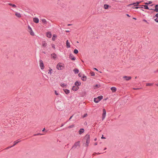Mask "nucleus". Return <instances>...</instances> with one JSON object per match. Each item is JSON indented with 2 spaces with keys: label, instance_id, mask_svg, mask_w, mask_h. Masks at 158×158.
<instances>
[{
  "label": "nucleus",
  "instance_id": "obj_8",
  "mask_svg": "<svg viewBox=\"0 0 158 158\" xmlns=\"http://www.w3.org/2000/svg\"><path fill=\"white\" fill-rule=\"evenodd\" d=\"M123 78L124 79V80L128 81L131 80V77L130 76H124Z\"/></svg>",
  "mask_w": 158,
  "mask_h": 158
},
{
  "label": "nucleus",
  "instance_id": "obj_41",
  "mask_svg": "<svg viewBox=\"0 0 158 158\" xmlns=\"http://www.w3.org/2000/svg\"><path fill=\"white\" fill-rule=\"evenodd\" d=\"M55 94L56 95H59V93L56 90L55 91Z\"/></svg>",
  "mask_w": 158,
  "mask_h": 158
},
{
  "label": "nucleus",
  "instance_id": "obj_13",
  "mask_svg": "<svg viewBox=\"0 0 158 158\" xmlns=\"http://www.w3.org/2000/svg\"><path fill=\"white\" fill-rule=\"evenodd\" d=\"M79 89V87L78 86H73L72 88V89L74 91H76Z\"/></svg>",
  "mask_w": 158,
  "mask_h": 158
},
{
  "label": "nucleus",
  "instance_id": "obj_1",
  "mask_svg": "<svg viewBox=\"0 0 158 158\" xmlns=\"http://www.w3.org/2000/svg\"><path fill=\"white\" fill-rule=\"evenodd\" d=\"M56 68L58 70H62L64 69V65L62 63H59L57 64Z\"/></svg>",
  "mask_w": 158,
  "mask_h": 158
},
{
  "label": "nucleus",
  "instance_id": "obj_4",
  "mask_svg": "<svg viewBox=\"0 0 158 158\" xmlns=\"http://www.w3.org/2000/svg\"><path fill=\"white\" fill-rule=\"evenodd\" d=\"M40 62V66L41 68V69L42 70H43L44 69V65L43 62V61L41 60H40L39 61Z\"/></svg>",
  "mask_w": 158,
  "mask_h": 158
},
{
  "label": "nucleus",
  "instance_id": "obj_18",
  "mask_svg": "<svg viewBox=\"0 0 158 158\" xmlns=\"http://www.w3.org/2000/svg\"><path fill=\"white\" fill-rule=\"evenodd\" d=\"M109 7H110V6L107 4H105L104 5V8L105 9H107Z\"/></svg>",
  "mask_w": 158,
  "mask_h": 158
},
{
  "label": "nucleus",
  "instance_id": "obj_48",
  "mask_svg": "<svg viewBox=\"0 0 158 158\" xmlns=\"http://www.w3.org/2000/svg\"><path fill=\"white\" fill-rule=\"evenodd\" d=\"M98 144V142H95V143H94V144L95 145H97Z\"/></svg>",
  "mask_w": 158,
  "mask_h": 158
},
{
  "label": "nucleus",
  "instance_id": "obj_61",
  "mask_svg": "<svg viewBox=\"0 0 158 158\" xmlns=\"http://www.w3.org/2000/svg\"><path fill=\"white\" fill-rule=\"evenodd\" d=\"M66 31V32H69V31Z\"/></svg>",
  "mask_w": 158,
  "mask_h": 158
},
{
  "label": "nucleus",
  "instance_id": "obj_38",
  "mask_svg": "<svg viewBox=\"0 0 158 158\" xmlns=\"http://www.w3.org/2000/svg\"><path fill=\"white\" fill-rule=\"evenodd\" d=\"M152 3V2H151V1H149V2H148V3H147V2H145V4H146V5H148V4H150L151 3Z\"/></svg>",
  "mask_w": 158,
  "mask_h": 158
},
{
  "label": "nucleus",
  "instance_id": "obj_6",
  "mask_svg": "<svg viewBox=\"0 0 158 158\" xmlns=\"http://www.w3.org/2000/svg\"><path fill=\"white\" fill-rule=\"evenodd\" d=\"M20 141H21L20 140H19V139H17L16 141H14V143L13 145L10 147H7L6 148L8 149L9 148H10L11 147H13L15 145H16V144H17L18 143H19Z\"/></svg>",
  "mask_w": 158,
  "mask_h": 158
},
{
  "label": "nucleus",
  "instance_id": "obj_27",
  "mask_svg": "<svg viewBox=\"0 0 158 158\" xmlns=\"http://www.w3.org/2000/svg\"><path fill=\"white\" fill-rule=\"evenodd\" d=\"M60 86L62 87H66L67 86V85L65 84L62 83L60 85Z\"/></svg>",
  "mask_w": 158,
  "mask_h": 158
},
{
  "label": "nucleus",
  "instance_id": "obj_40",
  "mask_svg": "<svg viewBox=\"0 0 158 158\" xmlns=\"http://www.w3.org/2000/svg\"><path fill=\"white\" fill-rule=\"evenodd\" d=\"M140 2H136V3H135V4H136V6H138V5H139Z\"/></svg>",
  "mask_w": 158,
  "mask_h": 158
},
{
  "label": "nucleus",
  "instance_id": "obj_45",
  "mask_svg": "<svg viewBox=\"0 0 158 158\" xmlns=\"http://www.w3.org/2000/svg\"><path fill=\"white\" fill-rule=\"evenodd\" d=\"M154 20L156 22L158 23V19H155Z\"/></svg>",
  "mask_w": 158,
  "mask_h": 158
},
{
  "label": "nucleus",
  "instance_id": "obj_10",
  "mask_svg": "<svg viewBox=\"0 0 158 158\" xmlns=\"http://www.w3.org/2000/svg\"><path fill=\"white\" fill-rule=\"evenodd\" d=\"M46 36L48 38H50L52 36V34L51 32H49L46 33Z\"/></svg>",
  "mask_w": 158,
  "mask_h": 158
},
{
  "label": "nucleus",
  "instance_id": "obj_37",
  "mask_svg": "<svg viewBox=\"0 0 158 158\" xmlns=\"http://www.w3.org/2000/svg\"><path fill=\"white\" fill-rule=\"evenodd\" d=\"M91 74L92 76H94L95 75L94 73L93 72H91Z\"/></svg>",
  "mask_w": 158,
  "mask_h": 158
},
{
  "label": "nucleus",
  "instance_id": "obj_22",
  "mask_svg": "<svg viewBox=\"0 0 158 158\" xmlns=\"http://www.w3.org/2000/svg\"><path fill=\"white\" fill-rule=\"evenodd\" d=\"M53 72V70L52 69L50 68H49V69L48 70V74L51 75Z\"/></svg>",
  "mask_w": 158,
  "mask_h": 158
},
{
  "label": "nucleus",
  "instance_id": "obj_5",
  "mask_svg": "<svg viewBox=\"0 0 158 158\" xmlns=\"http://www.w3.org/2000/svg\"><path fill=\"white\" fill-rule=\"evenodd\" d=\"M103 113L102 114V120H103L105 118L106 114V110L105 109H103L102 110Z\"/></svg>",
  "mask_w": 158,
  "mask_h": 158
},
{
  "label": "nucleus",
  "instance_id": "obj_2",
  "mask_svg": "<svg viewBox=\"0 0 158 158\" xmlns=\"http://www.w3.org/2000/svg\"><path fill=\"white\" fill-rule=\"evenodd\" d=\"M103 96H100L98 97L97 98H94V101L96 103L98 102L102 98Z\"/></svg>",
  "mask_w": 158,
  "mask_h": 158
},
{
  "label": "nucleus",
  "instance_id": "obj_33",
  "mask_svg": "<svg viewBox=\"0 0 158 158\" xmlns=\"http://www.w3.org/2000/svg\"><path fill=\"white\" fill-rule=\"evenodd\" d=\"M143 6L144 7V8L146 9H149L148 7L146 5H143Z\"/></svg>",
  "mask_w": 158,
  "mask_h": 158
},
{
  "label": "nucleus",
  "instance_id": "obj_58",
  "mask_svg": "<svg viewBox=\"0 0 158 158\" xmlns=\"http://www.w3.org/2000/svg\"><path fill=\"white\" fill-rule=\"evenodd\" d=\"M78 76H79V77H81V76H80V73H79V74H78Z\"/></svg>",
  "mask_w": 158,
  "mask_h": 158
},
{
  "label": "nucleus",
  "instance_id": "obj_43",
  "mask_svg": "<svg viewBox=\"0 0 158 158\" xmlns=\"http://www.w3.org/2000/svg\"><path fill=\"white\" fill-rule=\"evenodd\" d=\"M52 48H53L54 49L55 48V46L54 44H52Z\"/></svg>",
  "mask_w": 158,
  "mask_h": 158
},
{
  "label": "nucleus",
  "instance_id": "obj_12",
  "mask_svg": "<svg viewBox=\"0 0 158 158\" xmlns=\"http://www.w3.org/2000/svg\"><path fill=\"white\" fill-rule=\"evenodd\" d=\"M33 21L35 23H38L39 22V19L37 18H34L33 19Z\"/></svg>",
  "mask_w": 158,
  "mask_h": 158
},
{
  "label": "nucleus",
  "instance_id": "obj_30",
  "mask_svg": "<svg viewBox=\"0 0 158 158\" xmlns=\"http://www.w3.org/2000/svg\"><path fill=\"white\" fill-rule=\"evenodd\" d=\"M73 52L74 53L77 54L78 53V51L77 50L75 49L74 50Z\"/></svg>",
  "mask_w": 158,
  "mask_h": 158
},
{
  "label": "nucleus",
  "instance_id": "obj_19",
  "mask_svg": "<svg viewBox=\"0 0 158 158\" xmlns=\"http://www.w3.org/2000/svg\"><path fill=\"white\" fill-rule=\"evenodd\" d=\"M110 89L113 92H114L116 91V88L115 87H112Z\"/></svg>",
  "mask_w": 158,
  "mask_h": 158
},
{
  "label": "nucleus",
  "instance_id": "obj_36",
  "mask_svg": "<svg viewBox=\"0 0 158 158\" xmlns=\"http://www.w3.org/2000/svg\"><path fill=\"white\" fill-rule=\"evenodd\" d=\"M154 10L156 12H158V8L155 7V9Z\"/></svg>",
  "mask_w": 158,
  "mask_h": 158
},
{
  "label": "nucleus",
  "instance_id": "obj_15",
  "mask_svg": "<svg viewBox=\"0 0 158 158\" xmlns=\"http://www.w3.org/2000/svg\"><path fill=\"white\" fill-rule=\"evenodd\" d=\"M63 90L65 93L67 94H68L70 93V91L68 89H63Z\"/></svg>",
  "mask_w": 158,
  "mask_h": 158
},
{
  "label": "nucleus",
  "instance_id": "obj_17",
  "mask_svg": "<svg viewBox=\"0 0 158 158\" xmlns=\"http://www.w3.org/2000/svg\"><path fill=\"white\" fill-rule=\"evenodd\" d=\"M84 131V129H81L78 132L79 134L81 135L83 133Z\"/></svg>",
  "mask_w": 158,
  "mask_h": 158
},
{
  "label": "nucleus",
  "instance_id": "obj_25",
  "mask_svg": "<svg viewBox=\"0 0 158 158\" xmlns=\"http://www.w3.org/2000/svg\"><path fill=\"white\" fill-rule=\"evenodd\" d=\"M47 44L45 41H43L42 42V46L43 47H46L47 46Z\"/></svg>",
  "mask_w": 158,
  "mask_h": 158
},
{
  "label": "nucleus",
  "instance_id": "obj_49",
  "mask_svg": "<svg viewBox=\"0 0 158 158\" xmlns=\"http://www.w3.org/2000/svg\"><path fill=\"white\" fill-rule=\"evenodd\" d=\"M156 17H157L158 18V13L156 15Z\"/></svg>",
  "mask_w": 158,
  "mask_h": 158
},
{
  "label": "nucleus",
  "instance_id": "obj_54",
  "mask_svg": "<svg viewBox=\"0 0 158 158\" xmlns=\"http://www.w3.org/2000/svg\"><path fill=\"white\" fill-rule=\"evenodd\" d=\"M96 153H95H95H93V155H96Z\"/></svg>",
  "mask_w": 158,
  "mask_h": 158
},
{
  "label": "nucleus",
  "instance_id": "obj_63",
  "mask_svg": "<svg viewBox=\"0 0 158 158\" xmlns=\"http://www.w3.org/2000/svg\"><path fill=\"white\" fill-rule=\"evenodd\" d=\"M133 19H136L135 18H133Z\"/></svg>",
  "mask_w": 158,
  "mask_h": 158
},
{
  "label": "nucleus",
  "instance_id": "obj_14",
  "mask_svg": "<svg viewBox=\"0 0 158 158\" xmlns=\"http://www.w3.org/2000/svg\"><path fill=\"white\" fill-rule=\"evenodd\" d=\"M15 15L16 17L19 18H20L21 17V14L17 12H16L15 13Z\"/></svg>",
  "mask_w": 158,
  "mask_h": 158
},
{
  "label": "nucleus",
  "instance_id": "obj_9",
  "mask_svg": "<svg viewBox=\"0 0 158 158\" xmlns=\"http://www.w3.org/2000/svg\"><path fill=\"white\" fill-rule=\"evenodd\" d=\"M69 58H70L71 60H75L76 58L73 55L71 54L69 56Z\"/></svg>",
  "mask_w": 158,
  "mask_h": 158
},
{
  "label": "nucleus",
  "instance_id": "obj_20",
  "mask_svg": "<svg viewBox=\"0 0 158 158\" xmlns=\"http://www.w3.org/2000/svg\"><path fill=\"white\" fill-rule=\"evenodd\" d=\"M79 142H77L74 144V145L73 146V147L76 148L77 147V146H79Z\"/></svg>",
  "mask_w": 158,
  "mask_h": 158
},
{
  "label": "nucleus",
  "instance_id": "obj_44",
  "mask_svg": "<svg viewBox=\"0 0 158 158\" xmlns=\"http://www.w3.org/2000/svg\"><path fill=\"white\" fill-rule=\"evenodd\" d=\"M87 114H84V115L83 116V118H84L85 117H86V116H87Z\"/></svg>",
  "mask_w": 158,
  "mask_h": 158
},
{
  "label": "nucleus",
  "instance_id": "obj_26",
  "mask_svg": "<svg viewBox=\"0 0 158 158\" xmlns=\"http://www.w3.org/2000/svg\"><path fill=\"white\" fill-rule=\"evenodd\" d=\"M42 22L44 24H47V21L45 19H42L41 20Z\"/></svg>",
  "mask_w": 158,
  "mask_h": 158
},
{
  "label": "nucleus",
  "instance_id": "obj_39",
  "mask_svg": "<svg viewBox=\"0 0 158 158\" xmlns=\"http://www.w3.org/2000/svg\"><path fill=\"white\" fill-rule=\"evenodd\" d=\"M42 134H35L33 136V137H34V136H36V135H42Z\"/></svg>",
  "mask_w": 158,
  "mask_h": 158
},
{
  "label": "nucleus",
  "instance_id": "obj_42",
  "mask_svg": "<svg viewBox=\"0 0 158 158\" xmlns=\"http://www.w3.org/2000/svg\"><path fill=\"white\" fill-rule=\"evenodd\" d=\"M100 86L99 85H96L95 86H94V88H95V87L99 88L100 87Z\"/></svg>",
  "mask_w": 158,
  "mask_h": 158
},
{
  "label": "nucleus",
  "instance_id": "obj_28",
  "mask_svg": "<svg viewBox=\"0 0 158 158\" xmlns=\"http://www.w3.org/2000/svg\"><path fill=\"white\" fill-rule=\"evenodd\" d=\"M153 83H148L146 84V85L147 86H151L153 85Z\"/></svg>",
  "mask_w": 158,
  "mask_h": 158
},
{
  "label": "nucleus",
  "instance_id": "obj_29",
  "mask_svg": "<svg viewBox=\"0 0 158 158\" xmlns=\"http://www.w3.org/2000/svg\"><path fill=\"white\" fill-rule=\"evenodd\" d=\"M86 79V77L85 76H83L82 77V80L83 81H85Z\"/></svg>",
  "mask_w": 158,
  "mask_h": 158
},
{
  "label": "nucleus",
  "instance_id": "obj_59",
  "mask_svg": "<svg viewBox=\"0 0 158 158\" xmlns=\"http://www.w3.org/2000/svg\"><path fill=\"white\" fill-rule=\"evenodd\" d=\"M44 130H45V129H44H44H43V130L42 131H44Z\"/></svg>",
  "mask_w": 158,
  "mask_h": 158
},
{
  "label": "nucleus",
  "instance_id": "obj_24",
  "mask_svg": "<svg viewBox=\"0 0 158 158\" xmlns=\"http://www.w3.org/2000/svg\"><path fill=\"white\" fill-rule=\"evenodd\" d=\"M73 71L75 73H78L79 72V70L77 69H75L73 70Z\"/></svg>",
  "mask_w": 158,
  "mask_h": 158
},
{
  "label": "nucleus",
  "instance_id": "obj_23",
  "mask_svg": "<svg viewBox=\"0 0 158 158\" xmlns=\"http://www.w3.org/2000/svg\"><path fill=\"white\" fill-rule=\"evenodd\" d=\"M56 37H57V36L56 35L54 34L53 35V37L52 38V40L54 41L56 39Z\"/></svg>",
  "mask_w": 158,
  "mask_h": 158
},
{
  "label": "nucleus",
  "instance_id": "obj_32",
  "mask_svg": "<svg viewBox=\"0 0 158 158\" xmlns=\"http://www.w3.org/2000/svg\"><path fill=\"white\" fill-rule=\"evenodd\" d=\"M9 5L10 6H11L13 7H16V6L15 4H13L12 3H9Z\"/></svg>",
  "mask_w": 158,
  "mask_h": 158
},
{
  "label": "nucleus",
  "instance_id": "obj_16",
  "mask_svg": "<svg viewBox=\"0 0 158 158\" xmlns=\"http://www.w3.org/2000/svg\"><path fill=\"white\" fill-rule=\"evenodd\" d=\"M81 84V83L80 82H78V81H76L75 83V85L77 86H78L80 85Z\"/></svg>",
  "mask_w": 158,
  "mask_h": 158
},
{
  "label": "nucleus",
  "instance_id": "obj_56",
  "mask_svg": "<svg viewBox=\"0 0 158 158\" xmlns=\"http://www.w3.org/2000/svg\"><path fill=\"white\" fill-rule=\"evenodd\" d=\"M127 15L129 17H130V16L128 14H127Z\"/></svg>",
  "mask_w": 158,
  "mask_h": 158
},
{
  "label": "nucleus",
  "instance_id": "obj_51",
  "mask_svg": "<svg viewBox=\"0 0 158 158\" xmlns=\"http://www.w3.org/2000/svg\"><path fill=\"white\" fill-rule=\"evenodd\" d=\"M94 69L96 71H98V69L96 68H94Z\"/></svg>",
  "mask_w": 158,
  "mask_h": 158
},
{
  "label": "nucleus",
  "instance_id": "obj_57",
  "mask_svg": "<svg viewBox=\"0 0 158 158\" xmlns=\"http://www.w3.org/2000/svg\"><path fill=\"white\" fill-rule=\"evenodd\" d=\"M96 140H97V139H94V141H96Z\"/></svg>",
  "mask_w": 158,
  "mask_h": 158
},
{
  "label": "nucleus",
  "instance_id": "obj_34",
  "mask_svg": "<svg viewBox=\"0 0 158 158\" xmlns=\"http://www.w3.org/2000/svg\"><path fill=\"white\" fill-rule=\"evenodd\" d=\"M86 138H89L90 137V135L89 134H87L85 136Z\"/></svg>",
  "mask_w": 158,
  "mask_h": 158
},
{
  "label": "nucleus",
  "instance_id": "obj_60",
  "mask_svg": "<svg viewBox=\"0 0 158 158\" xmlns=\"http://www.w3.org/2000/svg\"><path fill=\"white\" fill-rule=\"evenodd\" d=\"M72 116H71V117L70 118H69V119H71V118H72Z\"/></svg>",
  "mask_w": 158,
  "mask_h": 158
},
{
  "label": "nucleus",
  "instance_id": "obj_50",
  "mask_svg": "<svg viewBox=\"0 0 158 158\" xmlns=\"http://www.w3.org/2000/svg\"><path fill=\"white\" fill-rule=\"evenodd\" d=\"M133 89H135V90H138V89H139V88H133Z\"/></svg>",
  "mask_w": 158,
  "mask_h": 158
},
{
  "label": "nucleus",
  "instance_id": "obj_52",
  "mask_svg": "<svg viewBox=\"0 0 158 158\" xmlns=\"http://www.w3.org/2000/svg\"><path fill=\"white\" fill-rule=\"evenodd\" d=\"M155 7L158 8V5H156L155 6Z\"/></svg>",
  "mask_w": 158,
  "mask_h": 158
},
{
  "label": "nucleus",
  "instance_id": "obj_55",
  "mask_svg": "<svg viewBox=\"0 0 158 158\" xmlns=\"http://www.w3.org/2000/svg\"><path fill=\"white\" fill-rule=\"evenodd\" d=\"M96 154H100V153H99V152H98V153H96Z\"/></svg>",
  "mask_w": 158,
  "mask_h": 158
},
{
  "label": "nucleus",
  "instance_id": "obj_35",
  "mask_svg": "<svg viewBox=\"0 0 158 158\" xmlns=\"http://www.w3.org/2000/svg\"><path fill=\"white\" fill-rule=\"evenodd\" d=\"M74 127V125H72L71 126H69L68 127V128H71L73 127Z\"/></svg>",
  "mask_w": 158,
  "mask_h": 158
},
{
  "label": "nucleus",
  "instance_id": "obj_47",
  "mask_svg": "<svg viewBox=\"0 0 158 158\" xmlns=\"http://www.w3.org/2000/svg\"><path fill=\"white\" fill-rule=\"evenodd\" d=\"M143 21H144L145 22L148 23V22H147V21L146 20H145V19H143Z\"/></svg>",
  "mask_w": 158,
  "mask_h": 158
},
{
  "label": "nucleus",
  "instance_id": "obj_7",
  "mask_svg": "<svg viewBox=\"0 0 158 158\" xmlns=\"http://www.w3.org/2000/svg\"><path fill=\"white\" fill-rule=\"evenodd\" d=\"M83 142H86V143H83L85 145V146H88V144L89 143V139H84V140H83Z\"/></svg>",
  "mask_w": 158,
  "mask_h": 158
},
{
  "label": "nucleus",
  "instance_id": "obj_62",
  "mask_svg": "<svg viewBox=\"0 0 158 158\" xmlns=\"http://www.w3.org/2000/svg\"><path fill=\"white\" fill-rule=\"evenodd\" d=\"M64 125V124H62L61 126V127L63 126Z\"/></svg>",
  "mask_w": 158,
  "mask_h": 158
},
{
  "label": "nucleus",
  "instance_id": "obj_11",
  "mask_svg": "<svg viewBox=\"0 0 158 158\" xmlns=\"http://www.w3.org/2000/svg\"><path fill=\"white\" fill-rule=\"evenodd\" d=\"M57 55L55 53H53L51 54L52 58L54 60L56 59V58L57 57Z\"/></svg>",
  "mask_w": 158,
  "mask_h": 158
},
{
  "label": "nucleus",
  "instance_id": "obj_64",
  "mask_svg": "<svg viewBox=\"0 0 158 158\" xmlns=\"http://www.w3.org/2000/svg\"><path fill=\"white\" fill-rule=\"evenodd\" d=\"M156 85H157V86H158V84H156Z\"/></svg>",
  "mask_w": 158,
  "mask_h": 158
},
{
  "label": "nucleus",
  "instance_id": "obj_3",
  "mask_svg": "<svg viewBox=\"0 0 158 158\" xmlns=\"http://www.w3.org/2000/svg\"><path fill=\"white\" fill-rule=\"evenodd\" d=\"M27 28L28 31L30 33V35L32 36H34V33L31 27L29 26H28Z\"/></svg>",
  "mask_w": 158,
  "mask_h": 158
},
{
  "label": "nucleus",
  "instance_id": "obj_46",
  "mask_svg": "<svg viewBox=\"0 0 158 158\" xmlns=\"http://www.w3.org/2000/svg\"><path fill=\"white\" fill-rule=\"evenodd\" d=\"M139 8V7H132L133 8H135V9H138V8Z\"/></svg>",
  "mask_w": 158,
  "mask_h": 158
},
{
  "label": "nucleus",
  "instance_id": "obj_31",
  "mask_svg": "<svg viewBox=\"0 0 158 158\" xmlns=\"http://www.w3.org/2000/svg\"><path fill=\"white\" fill-rule=\"evenodd\" d=\"M135 3H136V2L133 3H132L128 5V6H129L132 5H134V6H136V4H135Z\"/></svg>",
  "mask_w": 158,
  "mask_h": 158
},
{
  "label": "nucleus",
  "instance_id": "obj_21",
  "mask_svg": "<svg viewBox=\"0 0 158 158\" xmlns=\"http://www.w3.org/2000/svg\"><path fill=\"white\" fill-rule=\"evenodd\" d=\"M66 44L67 48H69L70 47V44L68 40H67V41H66Z\"/></svg>",
  "mask_w": 158,
  "mask_h": 158
},
{
  "label": "nucleus",
  "instance_id": "obj_53",
  "mask_svg": "<svg viewBox=\"0 0 158 158\" xmlns=\"http://www.w3.org/2000/svg\"><path fill=\"white\" fill-rule=\"evenodd\" d=\"M101 138L102 139V138H105V137H103V135H102V137H101Z\"/></svg>",
  "mask_w": 158,
  "mask_h": 158
}]
</instances>
